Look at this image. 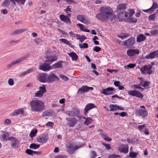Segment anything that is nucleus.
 <instances>
[{"instance_id": "43", "label": "nucleus", "mask_w": 158, "mask_h": 158, "mask_svg": "<svg viewBox=\"0 0 158 158\" xmlns=\"http://www.w3.org/2000/svg\"><path fill=\"white\" fill-rule=\"evenodd\" d=\"M156 17V13H154L152 15H150L148 17V20L150 21H154Z\"/></svg>"}, {"instance_id": "53", "label": "nucleus", "mask_w": 158, "mask_h": 158, "mask_svg": "<svg viewBox=\"0 0 158 158\" xmlns=\"http://www.w3.org/2000/svg\"><path fill=\"white\" fill-rule=\"evenodd\" d=\"M78 35L80 36L79 40L81 43H82L83 41L86 39V38L84 35H82L81 36L79 35Z\"/></svg>"}, {"instance_id": "56", "label": "nucleus", "mask_w": 158, "mask_h": 158, "mask_svg": "<svg viewBox=\"0 0 158 158\" xmlns=\"http://www.w3.org/2000/svg\"><path fill=\"white\" fill-rule=\"evenodd\" d=\"M8 83L10 85L12 86L14 85V81L12 78L9 79L8 80Z\"/></svg>"}, {"instance_id": "64", "label": "nucleus", "mask_w": 158, "mask_h": 158, "mask_svg": "<svg viewBox=\"0 0 158 158\" xmlns=\"http://www.w3.org/2000/svg\"><path fill=\"white\" fill-rule=\"evenodd\" d=\"M101 49L100 47L97 46H95L93 49L94 51H95L97 52H99L101 51Z\"/></svg>"}, {"instance_id": "50", "label": "nucleus", "mask_w": 158, "mask_h": 158, "mask_svg": "<svg viewBox=\"0 0 158 158\" xmlns=\"http://www.w3.org/2000/svg\"><path fill=\"white\" fill-rule=\"evenodd\" d=\"M92 120L90 118H87L84 122V124L88 125Z\"/></svg>"}, {"instance_id": "51", "label": "nucleus", "mask_w": 158, "mask_h": 158, "mask_svg": "<svg viewBox=\"0 0 158 158\" xmlns=\"http://www.w3.org/2000/svg\"><path fill=\"white\" fill-rule=\"evenodd\" d=\"M59 77L65 81H68L69 79V78L67 77L63 74H60L59 75Z\"/></svg>"}, {"instance_id": "9", "label": "nucleus", "mask_w": 158, "mask_h": 158, "mask_svg": "<svg viewBox=\"0 0 158 158\" xmlns=\"http://www.w3.org/2000/svg\"><path fill=\"white\" fill-rule=\"evenodd\" d=\"M152 66L151 65H144L140 69V70L142 73H144L146 71L148 74L150 75L152 73Z\"/></svg>"}, {"instance_id": "24", "label": "nucleus", "mask_w": 158, "mask_h": 158, "mask_svg": "<svg viewBox=\"0 0 158 158\" xmlns=\"http://www.w3.org/2000/svg\"><path fill=\"white\" fill-rule=\"evenodd\" d=\"M29 57L30 54L28 53H27L25 55L17 59L16 60L17 63L19 64L22 62L27 60V59Z\"/></svg>"}, {"instance_id": "19", "label": "nucleus", "mask_w": 158, "mask_h": 158, "mask_svg": "<svg viewBox=\"0 0 158 158\" xmlns=\"http://www.w3.org/2000/svg\"><path fill=\"white\" fill-rule=\"evenodd\" d=\"M118 150L120 152L126 153L128 151V147L127 144H122L118 148Z\"/></svg>"}, {"instance_id": "13", "label": "nucleus", "mask_w": 158, "mask_h": 158, "mask_svg": "<svg viewBox=\"0 0 158 158\" xmlns=\"http://www.w3.org/2000/svg\"><path fill=\"white\" fill-rule=\"evenodd\" d=\"M48 140V137L47 134H44L41 135L37 139V141L41 143H45Z\"/></svg>"}, {"instance_id": "7", "label": "nucleus", "mask_w": 158, "mask_h": 158, "mask_svg": "<svg viewBox=\"0 0 158 158\" xmlns=\"http://www.w3.org/2000/svg\"><path fill=\"white\" fill-rule=\"evenodd\" d=\"M8 140H10L11 142V147L14 148H17L19 147V141L16 138L14 137L10 136L7 138Z\"/></svg>"}, {"instance_id": "28", "label": "nucleus", "mask_w": 158, "mask_h": 158, "mask_svg": "<svg viewBox=\"0 0 158 158\" xmlns=\"http://www.w3.org/2000/svg\"><path fill=\"white\" fill-rule=\"evenodd\" d=\"M9 133L5 131L3 132L2 134L0 136L1 139L2 141L8 140L7 138L9 137Z\"/></svg>"}, {"instance_id": "54", "label": "nucleus", "mask_w": 158, "mask_h": 158, "mask_svg": "<svg viewBox=\"0 0 158 158\" xmlns=\"http://www.w3.org/2000/svg\"><path fill=\"white\" fill-rule=\"evenodd\" d=\"M129 36V34L127 33L124 34L123 35H118V37L121 38L122 40H123V39L125 38L126 37H128Z\"/></svg>"}, {"instance_id": "57", "label": "nucleus", "mask_w": 158, "mask_h": 158, "mask_svg": "<svg viewBox=\"0 0 158 158\" xmlns=\"http://www.w3.org/2000/svg\"><path fill=\"white\" fill-rule=\"evenodd\" d=\"M60 40L61 42H62L63 43H65V44H67V45H69L70 43L69 42V41H68V40H66L65 39H61Z\"/></svg>"}, {"instance_id": "16", "label": "nucleus", "mask_w": 158, "mask_h": 158, "mask_svg": "<svg viewBox=\"0 0 158 158\" xmlns=\"http://www.w3.org/2000/svg\"><path fill=\"white\" fill-rule=\"evenodd\" d=\"M158 8V5L156 2H153L152 6L149 9L143 10V11L149 14H151L155 11V10Z\"/></svg>"}, {"instance_id": "11", "label": "nucleus", "mask_w": 158, "mask_h": 158, "mask_svg": "<svg viewBox=\"0 0 158 158\" xmlns=\"http://www.w3.org/2000/svg\"><path fill=\"white\" fill-rule=\"evenodd\" d=\"M80 146L76 145L74 143H70L67 148L68 151L70 154L73 153V152L80 148Z\"/></svg>"}, {"instance_id": "23", "label": "nucleus", "mask_w": 158, "mask_h": 158, "mask_svg": "<svg viewBox=\"0 0 158 158\" xmlns=\"http://www.w3.org/2000/svg\"><path fill=\"white\" fill-rule=\"evenodd\" d=\"M29 57L30 54L28 53H27L25 55L17 59L16 60L17 63L19 64L22 62L27 60V59Z\"/></svg>"}, {"instance_id": "38", "label": "nucleus", "mask_w": 158, "mask_h": 158, "mask_svg": "<svg viewBox=\"0 0 158 158\" xmlns=\"http://www.w3.org/2000/svg\"><path fill=\"white\" fill-rule=\"evenodd\" d=\"M37 132V130L36 129H33L32 130H31L30 133L29 134L30 137L31 138H33L35 136Z\"/></svg>"}, {"instance_id": "48", "label": "nucleus", "mask_w": 158, "mask_h": 158, "mask_svg": "<svg viewBox=\"0 0 158 158\" xmlns=\"http://www.w3.org/2000/svg\"><path fill=\"white\" fill-rule=\"evenodd\" d=\"M135 66V64H129L127 65L126 66H124V67L126 68L127 67V69L128 68H134Z\"/></svg>"}, {"instance_id": "37", "label": "nucleus", "mask_w": 158, "mask_h": 158, "mask_svg": "<svg viewBox=\"0 0 158 158\" xmlns=\"http://www.w3.org/2000/svg\"><path fill=\"white\" fill-rule=\"evenodd\" d=\"M101 135L105 140L107 141H110L111 140V139L108 136L107 134L101 133Z\"/></svg>"}, {"instance_id": "42", "label": "nucleus", "mask_w": 158, "mask_h": 158, "mask_svg": "<svg viewBox=\"0 0 158 158\" xmlns=\"http://www.w3.org/2000/svg\"><path fill=\"white\" fill-rule=\"evenodd\" d=\"M77 19L78 20L82 22H84L85 21H86L85 19L84 18L83 16L81 15L77 16Z\"/></svg>"}, {"instance_id": "25", "label": "nucleus", "mask_w": 158, "mask_h": 158, "mask_svg": "<svg viewBox=\"0 0 158 158\" xmlns=\"http://www.w3.org/2000/svg\"><path fill=\"white\" fill-rule=\"evenodd\" d=\"M95 105L91 103L88 104L85 106L84 109V113L86 114L88 113V111L90 109L95 107Z\"/></svg>"}, {"instance_id": "49", "label": "nucleus", "mask_w": 158, "mask_h": 158, "mask_svg": "<svg viewBox=\"0 0 158 158\" xmlns=\"http://www.w3.org/2000/svg\"><path fill=\"white\" fill-rule=\"evenodd\" d=\"M43 94L41 91H38L35 94V96L36 97H42Z\"/></svg>"}, {"instance_id": "21", "label": "nucleus", "mask_w": 158, "mask_h": 158, "mask_svg": "<svg viewBox=\"0 0 158 158\" xmlns=\"http://www.w3.org/2000/svg\"><path fill=\"white\" fill-rule=\"evenodd\" d=\"M110 111H115L117 110H123L124 108L121 106H118L116 104H110Z\"/></svg>"}, {"instance_id": "4", "label": "nucleus", "mask_w": 158, "mask_h": 158, "mask_svg": "<svg viewBox=\"0 0 158 158\" xmlns=\"http://www.w3.org/2000/svg\"><path fill=\"white\" fill-rule=\"evenodd\" d=\"M135 43V39L131 37L125 41H123L122 44L127 48H130Z\"/></svg>"}, {"instance_id": "41", "label": "nucleus", "mask_w": 158, "mask_h": 158, "mask_svg": "<svg viewBox=\"0 0 158 158\" xmlns=\"http://www.w3.org/2000/svg\"><path fill=\"white\" fill-rule=\"evenodd\" d=\"M69 6H67V8L65 9L64 11L66 12L67 15L69 17H70L71 15L70 13L71 12V8H69Z\"/></svg>"}, {"instance_id": "55", "label": "nucleus", "mask_w": 158, "mask_h": 158, "mask_svg": "<svg viewBox=\"0 0 158 158\" xmlns=\"http://www.w3.org/2000/svg\"><path fill=\"white\" fill-rule=\"evenodd\" d=\"M67 156L65 155H59L56 156L55 158H67Z\"/></svg>"}, {"instance_id": "17", "label": "nucleus", "mask_w": 158, "mask_h": 158, "mask_svg": "<svg viewBox=\"0 0 158 158\" xmlns=\"http://www.w3.org/2000/svg\"><path fill=\"white\" fill-rule=\"evenodd\" d=\"M158 57V50L152 52L145 56L146 59H153Z\"/></svg>"}, {"instance_id": "45", "label": "nucleus", "mask_w": 158, "mask_h": 158, "mask_svg": "<svg viewBox=\"0 0 158 158\" xmlns=\"http://www.w3.org/2000/svg\"><path fill=\"white\" fill-rule=\"evenodd\" d=\"M150 32L151 34L152 35H158V30H151Z\"/></svg>"}, {"instance_id": "46", "label": "nucleus", "mask_w": 158, "mask_h": 158, "mask_svg": "<svg viewBox=\"0 0 158 158\" xmlns=\"http://www.w3.org/2000/svg\"><path fill=\"white\" fill-rule=\"evenodd\" d=\"M40 90L39 91H41V92L44 94L46 91V88L45 87V85H44L43 86H40L39 88Z\"/></svg>"}, {"instance_id": "59", "label": "nucleus", "mask_w": 158, "mask_h": 158, "mask_svg": "<svg viewBox=\"0 0 158 158\" xmlns=\"http://www.w3.org/2000/svg\"><path fill=\"white\" fill-rule=\"evenodd\" d=\"M33 151L30 149H27L26 150V152L28 155L33 156Z\"/></svg>"}, {"instance_id": "14", "label": "nucleus", "mask_w": 158, "mask_h": 158, "mask_svg": "<svg viewBox=\"0 0 158 158\" xmlns=\"http://www.w3.org/2000/svg\"><path fill=\"white\" fill-rule=\"evenodd\" d=\"M67 124L69 127H73L77 122V120L74 118H66Z\"/></svg>"}, {"instance_id": "60", "label": "nucleus", "mask_w": 158, "mask_h": 158, "mask_svg": "<svg viewBox=\"0 0 158 158\" xmlns=\"http://www.w3.org/2000/svg\"><path fill=\"white\" fill-rule=\"evenodd\" d=\"M15 2H17L18 3L20 4L23 5L25 1L26 0H15Z\"/></svg>"}, {"instance_id": "30", "label": "nucleus", "mask_w": 158, "mask_h": 158, "mask_svg": "<svg viewBox=\"0 0 158 158\" xmlns=\"http://www.w3.org/2000/svg\"><path fill=\"white\" fill-rule=\"evenodd\" d=\"M127 4L126 3L119 4L117 6V9L118 10H125L126 8Z\"/></svg>"}, {"instance_id": "32", "label": "nucleus", "mask_w": 158, "mask_h": 158, "mask_svg": "<svg viewBox=\"0 0 158 158\" xmlns=\"http://www.w3.org/2000/svg\"><path fill=\"white\" fill-rule=\"evenodd\" d=\"M53 111L51 110H46L43 112L42 115L43 117L48 116L52 115V114Z\"/></svg>"}, {"instance_id": "22", "label": "nucleus", "mask_w": 158, "mask_h": 158, "mask_svg": "<svg viewBox=\"0 0 158 158\" xmlns=\"http://www.w3.org/2000/svg\"><path fill=\"white\" fill-rule=\"evenodd\" d=\"M127 55L130 56H132L135 55L136 54H139V50L135 49H130L127 50Z\"/></svg>"}, {"instance_id": "20", "label": "nucleus", "mask_w": 158, "mask_h": 158, "mask_svg": "<svg viewBox=\"0 0 158 158\" xmlns=\"http://www.w3.org/2000/svg\"><path fill=\"white\" fill-rule=\"evenodd\" d=\"M135 114L142 117H145L147 116L148 112L146 110L140 109L135 111Z\"/></svg>"}, {"instance_id": "33", "label": "nucleus", "mask_w": 158, "mask_h": 158, "mask_svg": "<svg viewBox=\"0 0 158 158\" xmlns=\"http://www.w3.org/2000/svg\"><path fill=\"white\" fill-rule=\"evenodd\" d=\"M24 113L23 111L21 109H18L14 110V112L11 114L12 116H14L19 114L20 113L23 114Z\"/></svg>"}, {"instance_id": "3", "label": "nucleus", "mask_w": 158, "mask_h": 158, "mask_svg": "<svg viewBox=\"0 0 158 158\" xmlns=\"http://www.w3.org/2000/svg\"><path fill=\"white\" fill-rule=\"evenodd\" d=\"M53 52L48 50L46 51V58L47 59L45 60V62L48 64H51L52 63L57 60V57L56 56H52Z\"/></svg>"}, {"instance_id": "63", "label": "nucleus", "mask_w": 158, "mask_h": 158, "mask_svg": "<svg viewBox=\"0 0 158 158\" xmlns=\"http://www.w3.org/2000/svg\"><path fill=\"white\" fill-rule=\"evenodd\" d=\"M128 11L129 12V15L130 16H131L132 15L135 13L134 10L131 9L128 10Z\"/></svg>"}, {"instance_id": "1", "label": "nucleus", "mask_w": 158, "mask_h": 158, "mask_svg": "<svg viewBox=\"0 0 158 158\" xmlns=\"http://www.w3.org/2000/svg\"><path fill=\"white\" fill-rule=\"evenodd\" d=\"M99 11L100 14L96 15V17L100 21H105L108 19L112 21L114 20L116 18V15L109 6H105L101 7Z\"/></svg>"}, {"instance_id": "62", "label": "nucleus", "mask_w": 158, "mask_h": 158, "mask_svg": "<svg viewBox=\"0 0 158 158\" xmlns=\"http://www.w3.org/2000/svg\"><path fill=\"white\" fill-rule=\"evenodd\" d=\"M96 153L95 151H92L91 152V157L92 158H94L96 156Z\"/></svg>"}, {"instance_id": "10", "label": "nucleus", "mask_w": 158, "mask_h": 158, "mask_svg": "<svg viewBox=\"0 0 158 158\" xmlns=\"http://www.w3.org/2000/svg\"><path fill=\"white\" fill-rule=\"evenodd\" d=\"M128 93L131 96H135L141 99H142L143 97V94L140 92L135 90L129 91Z\"/></svg>"}, {"instance_id": "15", "label": "nucleus", "mask_w": 158, "mask_h": 158, "mask_svg": "<svg viewBox=\"0 0 158 158\" xmlns=\"http://www.w3.org/2000/svg\"><path fill=\"white\" fill-rule=\"evenodd\" d=\"M94 88L93 87H88L87 85H83L78 89V93L79 94L84 93L88 91L89 90H92Z\"/></svg>"}, {"instance_id": "27", "label": "nucleus", "mask_w": 158, "mask_h": 158, "mask_svg": "<svg viewBox=\"0 0 158 158\" xmlns=\"http://www.w3.org/2000/svg\"><path fill=\"white\" fill-rule=\"evenodd\" d=\"M60 19L62 21L68 23H71V22L69 18L67 16L61 15L60 16Z\"/></svg>"}, {"instance_id": "39", "label": "nucleus", "mask_w": 158, "mask_h": 158, "mask_svg": "<svg viewBox=\"0 0 158 158\" xmlns=\"http://www.w3.org/2000/svg\"><path fill=\"white\" fill-rule=\"evenodd\" d=\"M16 60L12 61L10 63L8 64L6 66L7 68H10L12 67L15 65L18 64Z\"/></svg>"}, {"instance_id": "31", "label": "nucleus", "mask_w": 158, "mask_h": 158, "mask_svg": "<svg viewBox=\"0 0 158 158\" xmlns=\"http://www.w3.org/2000/svg\"><path fill=\"white\" fill-rule=\"evenodd\" d=\"M145 39V36L144 35L140 34L137 36L136 41L137 42L140 43L142 41H143Z\"/></svg>"}, {"instance_id": "2", "label": "nucleus", "mask_w": 158, "mask_h": 158, "mask_svg": "<svg viewBox=\"0 0 158 158\" xmlns=\"http://www.w3.org/2000/svg\"><path fill=\"white\" fill-rule=\"evenodd\" d=\"M30 105L32 111L42 112L45 108L43 102L39 100L31 101L30 102Z\"/></svg>"}, {"instance_id": "52", "label": "nucleus", "mask_w": 158, "mask_h": 158, "mask_svg": "<svg viewBox=\"0 0 158 158\" xmlns=\"http://www.w3.org/2000/svg\"><path fill=\"white\" fill-rule=\"evenodd\" d=\"M27 29L26 28H23V29H17V31L18 33V34H21L22 33H23V32L27 31Z\"/></svg>"}, {"instance_id": "26", "label": "nucleus", "mask_w": 158, "mask_h": 158, "mask_svg": "<svg viewBox=\"0 0 158 158\" xmlns=\"http://www.w3.org/2000/svg\"><path fill=\"white\" fill-rule=\"evenodd\" d=\"M38 80L42 82H47V76L46 74H41L39 76Z\"/></svg>"}, {"instance_id": "5", "label": "nucleus", "mask_w": 158, "mask_h": 158, "mask_svg": "<svg viewBox=\"0 0 158 158\" xmlns=\"http://www.w3.org/2000/svg\"><path fill=\"white\" fill-rule=\"evenodd\" d=\"M115 90L113 87H108L106 89H103L101 91V94L105 95H112L115 93Z\"/></svg>"}, {"instance_id": "61", "label": "nucleus", "mask_w": 158, "mask_h": 158, "mask_svg": "<svg viewBox=\"0 0 158 158\" xmlns=\"http://www.w3.org/2000/svg\"><path fill=\"white\" fill-rule=\"evenodd\" d=\"M11 123V120L9 119H6L4 121V124L8 125L10 124Z\"/></svg>"}, {"instance_id": "58", "label": "nucleus", "mask_w": 158, "mask_h": 158, "mask_svg": "<svg viewBox=\"0 0 158 158\" xmlns=\"http://www.w3.org/2000/svg\"><path fill=\"white\" fill-rule=\"evenodd\" d=\"M34 41L37 44H39L42 42V40L40 38H37L36 39L34 40Z\"/></svg>"}, {"instance_id": "12", "label": "nucleus", "mask_w": 158, "mask_h": 158, "mask_svg": "<svg viewBox=\"0 0 158 158\" xmlns=\"http://www.w3.org/2000/svg\"><path fill=\"white\" fill-rule=\"evenodd\" d=\"M44 63L41 65H40L39 66V69L44 71H48L52 68V67L50 66V64Z\"/></svg>"}, {"instance_id": "44", "label": "nucleus", "mask_w": 158, "mask_h": 158, "mask_svg": "<svg viewBox=\"0 0 158 158\" xmlns=\"http://www.w3.org/2000/svg\"><path fill=\"white\" fill-rule=\"evenodd\" d=\"M79 47L81 48H88V45L87 44L84 43L83 44H80L79 45Z\"/></svg>"}, {"instance_id": "29", "label": "nucleus", "mask_w": 158, "mask_h": 158, "mask_svg": "<svg viewBox=\"0 0 158 158\" xmlns=\"http://www.w3.org/2000/svg\"><path fill=\"white\" fill-rule=\"evenodd\" d=\"M139 79L141 80V81L138 84V85L139 86H142L143 87H145L149 86L150 82L144 81L142 78H139Z\"/></svg>"}, {"instance_id": "6", "label": "nucleus", "mask_w": 158, "mask_h": 158, "mask_svg": "<svg viewBox=\"0 0 158 158\" xmlns=\"http://www.w3.org/2000/svg\"><path fill=\"white\" fill-rule=\"evenodd\" d=\"M119 21L126 20L128 18V13L125 11H123L119 13L117 16Z\"/></svg>"}, {"instance_id": "18", "label": "nucleus", "mask_w": 158, "mask_h": 158, "mask_svg": "<svg viewBox=\"0 0 158 158\" xmlns=\"http://www.w3.org/2000/svg\"><path fill=\"white\" fill-rule=\"evenodd\" d=\"M59 80V78L53 73H52L47 76V82L49 83Z\"/></svg>"}, {"instance_id": "36", "label": "nucleus", "mask_w": 158, "mask_h": 158, "mask_svg": "<svg viewBox=\"0 0 158 158\" xmlns=\"http://www.w3.org/2000/svg\"><path fill=\"white\" fill-rule=\"evenodd\" d=\"M10 0H4L1 4V5L2 6H8L10 3Z\"/></svg>"}, {"instance_id": "47", "label": "nucleus", "mask_w": 158, "mask_h": 158, "mask_svg": "<svg viewBox=\"0 0 158 158\" xmlns=\"http://www.w3.org/2000/svg\"><path fill=\"white\" fill-rule=\"evenodd\" d=\"M138 154L137 153L134 152H130L129 153V156L132 158H135L136 157Z\"/></svg>"}, {"instance_id": "35", "label": "nucleus", "mask_w": 158, "mask_h": 158, "mask_svg": "<svg viewBox=\"0 0 158 158\" xmlns=\"http://www.w3.org/2000/svg\"><path fill=\"white\" fill-rule=\"evenodd\" d=\"M62 63L60 61H58L56 63L52 65V68L56 69L57 68H60L61 67Z\"/></svg>"}, {"instance_id": "40", "label": "nucleus", "mask_w": 158, "mask_h": 158, "mask_svg": "<svg viewBox=\"0 0 158 158\" xmlns=\"http://www.w3.org/2000/svg\"><path fill=\"white\" fill-rule=\"evenodd\" d=\"M40 147V144H36L35 143L31 144L29 148L31 149H36L39 148Z\"/></svg>"}, {"instance_id": "34", "label": "nucleus", "mask_w": 158, "mask_h": 158, "mask_svg": "<svg viewBox=\"0 0 158 158\" xmlns=\"http://www.w3.org/2000/svg\"><path fill=\"white\" fill-rule=\"evenodd\" d=\"M69 55L72 58L73 60H77L78 56L76 53L74 52H72L70 53H68Z\"/></svg>"}, {"instance_id": "8", "label": "nucleus", "mask_w": 158, "mask_h": 158, "mask_svg": "<svg viewBox=\"0 0 158 158\" xmlns=\"http://www.w3.org/2000/svg\"><path fill=\"white\" fill-rule=\"evenodd\" d=\"M80 111L79 109L77 108H73L72 110L70 111H66V113L69 116H76L78 118L79 117L78 116L79 114Z\"/></svg>"}]
</instances>
